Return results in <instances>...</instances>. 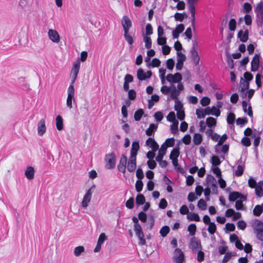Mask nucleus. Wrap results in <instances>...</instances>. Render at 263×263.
<instances>
[{
	"label": "nucleus",
	"mask_w": 263,
	"mask_h": 263,
	"mask_svg": "<svg viewBox=\"0 0 263 263\" xmlns=\"http://www.w3.org/2000/svg\"><path fill=\"white\" fill-rule=\"evenodd\" d=\"M105 167L107 170H111L115 167L116 164V157L114 152L107 154L105 156Z\"/></svg>",
	"instance_id": "obj_1"
},
{
	"label": "nucleus",
	"mask_w": 263,
	"mask_h": 263,
	"mask_svg": "<svg viewBox=\"0 0 263 263\" xmlns=\"http://www.w3.org/2000/svg\"><path fill=\"white\" fill-rule=\"evenodd\" d=\"M256 13V22L258 27H262L263 23V2H260L255 9Z\"/></svg>",
	"instance_id": "obj_2"
},
{
	"label": "nucleus",
	"mask_w": 263,
	"mask_h": 263,
	"mask_svg": "<svg viewBox=\"0 0 263 263\" xmlns=\"http://www.w3.org/2000/svg\"><path fill=\"white\" fill-rule=\"evenodd\" d=\"M199 49V46L197 42H193L192 47L190 51L192 59L195 65H198L200 61V57L198 55L197 50Z\"/></svg>",
	"instance_id": "obj_3"
},
{
	"label": "nucleus",
	"mask_w": 263,
	"mask_h": 263,
	"mask_svg": "<svg viewBox=\"0 0 263 263\" xmlns=\"http://www.w3.org/2000/svg\"><path fill=\"white\" fill-rule=\"evenodd\" d=\"M96 188V185L93 184L92 185L86 192L85 194L84 195L82 201V206L84 208H86L89 203L90 201L91 198V195L93 192V190Z\"/></svg>",
	"instance_id": "obj_4"
},
{
	"label": "nucleus",
	"mask_w": 263,
	"mask_h": 263,
	"mask_svg": "<svg viewBox=\"0 0 263 263\" xmlns=\"http://www.w3.org/2000/svg\"><path fill=\"white\" fill-rule=\"evenodd\" d=\"M134 231L135 232L136 235L139 239V245H144L146 243V240L144 238V234L142 231V229L141 225L136 226L134 227Z\"/></svg>",
	"instance_id": "obj_5"
},
{
	"label": "nucleus",
	"mask_w": 263,
	"mask_h": 263,
	"mask_svg": "<svg viewBox=\"0 0 263 263\" xmlns=\"http://www.w3.org/2000/svg\"><path fill=\"white\" fill-rule=\"evenodd\" d=\"M80 67V62L79 61H77L76 63H74L71 71V83L73 84L77 78L78 74L79 71Z\"/></svg>",
	"instance_id": "obj_6"
},
{
	"label": "nucleus",
	"mask_w": 263,
	"mask_h": 263,
	"mask_svg": "<svg viewBox=\"0 0 263 263\" xmlns=\"http://www.w3.org/2000/svg\"><path fill=\"white\" fill-rule=\"evenodd\" d=\"M173 259L176 263H183L184 260V254L179 248H176L174 251Z\"/></svg>",
	"instance_id": "obj_7"
},
{
	"label": "nucleus",
	"mask_w": 263,
	"mask_h": 263,
	"mask_svg": "<svg viewBox=\"0 0 263 263\" xmlns=\"http://www.w3.org/2000/svg\"><path fill=\"white\" fill-rule=\"evenodd\" d=\"M152 76V72L148 70L146 72H144L142 68H139L137 72V78L140 81H144L151 78Z\"/></svg>",
	"instance_id": "obj_8"
},
{
	"label": "nucleus",
	"mask_w": 263,
	"mask_h": 263,
	"mask_svg": "<svg viewBox=\"0 0 263 263\" xmlns=\"http://www.w3.org/2000/svg\"><path fill=\"white\" fill-rule=\"evenodd\" d=\"M166 80L170 83H179L182 79V75L180 73L177 72L174 74L171 73L168 74L166 77Z\"/></svg>",
	"instance_id": "obj_9"
},
{
	"label": "nucleus",
	"mask_w": 263,
	"mask_h": 263,
	"mask_svg": "<svg viewBox=\"0 0 263 263\" xmlns=\"http://www.w3.org/2000/svg\"><path fill=\"white\" fill-rule=\"evenodd\" d=\"M260 56L259 54L256 53L251 63V70L252 72H255L258 70L259 67Z\"/></svg>",
	"instance_id": "obj_10"
},
{
	"label": "nucleus",
	"mask_w": 263,
	"mask_h": 263,
	"mask_svg": "<svg viewBox=\"0 0 263 263\" xmlns=\"http://www.w3.org/2000/svg\"><path fill=\"white\" fill-rule=\"evenodd\" d=\"M177 63L176 64V68L177 70L182 69L183 66V62L186 60V56L180 52H177Z\"/></svg>",
	"instance_id": "obj_11"
},
{
	"label": "nucleus",
	"mask_w": 263,
	"mask_h": 263,
	"mask_svg": "<svg viewBox=\"0 0 263 263\" xmlns=\"http://www.w3.org/2000/svg\"><path fill=\"white\" fill-rule=\"evenodd\" d=\"M121 23L124 32L129 31L130 28L132 26V23L131 20L127 15L123 16Z\"/></svg>",
	"instance_id": "obj_12"
},
{
	"label": "nucleus",
	"mask_w": 263,
	"mask_h": 263,
	"mask_svg": "<svg viewBox=\"0 0 263 263\" xmlns=\"http://www.w3.org/2000/svg\"><path fill=\"white\" fill-rule=\"evenodd\" d=\"M107 239V237L104 233H102L98 239L97 244L93 251L95 252H98L101 249V245L103 242Z\"/></svg>",
	"instance_id": "obj_13"
},
{
	"label": "nucleus",
	"mask_w": 263,
	"mask_h": 263,
	"mask_svg": "<svg viewBox=\"0 0 263 263\" xmlns=\"http://www.w3.org/2000/svg\"><path fill=\"white\" fill-rule=\"evenodd\" d=\"M127 164V157L123 154L120 158L119 163L118 165V170L119 171L124 173L126 171Z\"/></svg>",
	"instance_id": "obj_14"
},
{
	"label": "nucleus",
	"mask_w": 263,
	"mask_h": 263,
	"mask_svg": "<svg viewBox=\"0 0 263 263\" xmlns=\"http://www.w3.org/2000/svg\"><path fill=\"white\" fill-rule=\"evenodd\" d=\"M46 130L45 120V119H42L37 124V134L40 136H42L45 133Z\"/></svg>",
	"instance_id": "obj_15"
},
{
	"label": "nucleus",
	"mask_w": 263,
	"mask_h": 263,
	"mask_svg": "<svg viewBox=\"0 0 263 263\" xmlns=\"http://www.w3.org/2000/svg\"><path fill=\"white\" fill-rule=\"evenodd\" d=\"M48 35L50 40L54 43H58L60 41V37L55 30L49 29L48 32Z\"/></svg>",
	"instance_id": "obj_16"
},
{
	"label": "nucleus",
	"mask_w": 263,
	"mask_h": 263,
	"mask_svg": "<svg viewBox=\"0 0 263 263\" xmlns=\"http://www.w3.org/2000/svg\"><path fill=\"white\" fill-rule=\"evenodd\" d=\"M190 245L192 249L194 251L197 249H201V245L200 240L197 237H193L191 238L190 241Z\"/></svg>",
	"instance_id": "obj_17"
},
{
	"label": "nucleus",
	"mask_w": 263,
	"mask_h": 263,
	"mask_svg": "<svg viewBox=\"0 0 263 263\" xmlns=\"http://www.w3.org/2000/svg\"><path fill=\"white\" fill-rule=\"evenodd\" d=\"M146 144L149 146L152 149V151L156 152L159 148V145L154 138H148L146 141Z\"/></svg>",
	"instance_id": "obj_18"
},
{
	"label": "nucleus",
	"mask_w": 263,
	"mask_h": 263,
	"mask_svg": "<svg viewBox=\"0 0 263 263\" xmlns=\"http://www.w3.org/2000/svg\"><path fill=\"white\" fill-rule=\"evenodd\" d=\"M237 37L241 42H246L249 39V30L248 29L245 30V31L242 30H239L237 34Z\"/></svg>",
	"instance_id": "obj_19"
},
{
	"label": "nucleus",
	"mask_w": 263,
	"mask_h": 263,
	"mask_svg": "<svg viewBox=\"0 0 263 263\" xmlns=\"http://www.w3.org/2000/svg\"><path fill=\"white\" fill-rule=\"evenodd\" d=\"M35 171L33 167L28 166L25 172V175L29 180H32L34 177Z\"/></svg>",
	"instance_id": "obj_20"
},
{
	"label": "nucleus",
	"mask_w": 263,
	"mask_h": 263,
	"mask_svg": "<svg viewBox=\"0 0 263 263\" xmlns=\"http://www.w3.org/2000/svg\"><path fill=\"white\" fill-rule=\"evenodd\" d=\"M170 88H171L170 91L171 98L173 100H175V101L178 100V96L179 95V91L176 89V87L174 84H171Z\"/></svg>",
	"instance_id": "obj_21"
},
{
	"label": "nucleus",
	"mask_w": 263,
	"mask_h": 263,
	"mask_svg": "<svg viewBox=\"0 0 263 263\" xmlns=\"http://www.w3.org/2000/svg\"><path fill=\"white\" fill-rule=\"evenodd\" d=\"M158 124L152 123L149 125V127L146 130L145 133L146 135L151 136L153 135L154 132L157 129Z\"/></svg>",
	"instance_id": "obj_22"
},
{
	"label": "nucleus",
	"mask_w": 263,
	"mask_h": 263,
	"mask_svg": "<svg viewBox=\"0 0 263 263\" xmlns=\"http://www.w3.org/2000/svg\"><path fill=\"white\" fill-rule=\"evenodd\" d=\"M179 146H176L174 148L171 152L170 155V159H177L180 155Z\"/></svg>",
	"instance_id": "obj_23"
},
{
	"label": "nucleus",
	"mask_w": 263,
	"mask_h": 263,
	"mask_svg": "<svg viewBox=\"0 0 263 263\" xmlns=\"http://www.w3.org/2000/svg\"><path fill=\"white\" fill-rule=\"evenodd\" d=\"M166 149L164 146V143H163L158 151V155L156 156V159L160 160L161 158H163L164 156L166 154Z\"/></svg>",
	"instance_id": "obj_24"
},
{
	"label": "nucleus",
	"mask_w": 263,
	"mask_h": 263,
	"mask_svg": "<svg viewBox=\"0 0 263 263\" xmlns=\"http://www.w3.org/2000/svg\"><path fill=\"white\" fill-rule=\"evenodd\" d=\"M241 193L238 192L234 191L230 193L229 196V200L230 201H235L240 197Z\"/></svg>",
	"instance_id": "obj_25"
},
{
	"label": "nucleus",
	"mask_w": 263,
	"mask_h": 263,
	"mask_svg": "<svg viewBox=\"0 0 263 263\" xmlns=\"http://www.w3.org/2000/svg\"><path fill=\"white\" fill-rule=\"evenodd\" d=\"M187 218L190 221H199L200 217L198 214L195 213H190L187 215Z\"/></svg>",
	"instance_id": "obj_26"
},
{
	"label": "nucleus",
	"mask_w": 263,
	"mask_h": 263,
	"mask_svg": "<svg viewBox=\"0 0 263 263\" xmlns=\"http://www.w3.org/2000/svg\"><path fill=\"white\" fill-rule=\"evenodd\" d=\"M56 126L59 130H61L63 128V119L60 115L56 117Z\"/></svg>",
	"instance_id": "obj_27"
},
{
	"label": "nucleus",
	"mask_w": 263,
	"mask_h": 263,
	"mask_svg": "<svg viewBox=\"0 0 263 263\" xmlns=\"http://www.w3.org/2000/svg\"><path fill=\"white\" fill-rule=\"evenodd\" d=\"M193 142L195 145L200 144L202 141V137L201 134L195 133L193 136Z\"/></svg>",
	"instance_id": "obj_28"
},
{
	"label": "nucleus",
	"mask_w": 263,
	"mask_h": 263,
	"mask_svg": "<svg viewBox=\"0 0 263 263\" xmlns=\"http://www.w3.org/2000/svg\"><path fill=\"white\" fill-rule=\"evenodd\" d=\"M145 202L144 196L142 194H139L136 198V203L138 205H142Z\"/></svg>",
	"instance_id": "obj_29"
},
{
	"label": "nucleus",
	"mask_w": 263,
	"mask_h": 263,
	"mask_svg": "<svg viewBox=\"0 0 263 263\" xmlns=\"http://www.w3.org/2000/svg\"><path fill=\"white\" fill-rule=\"evenodd\" d=\"M84 247L82 246H79L74 248L73 254L76 256L78 257L80 255H81L82 253H84Z\"/></svg>",
	"instance_id": "obj_30"
},
{
	"label": "nucleus",
	"mask_w": 263,
	"mask_h": 263,
	"mask_svg": "<svg viewBox=\"0 0 263 263\" xmlns=\"http://www.w3.org/2000/svg\"><path fill=\"white\" fill-rule=\"evenodd\" d=\"M143 114L144 111L142 109H139L137 110H136L134 114L135 120L136 121H140Z\"/></svg>",
	"instance_id": "obj_31"
},
{
	"label": "nucleus",
	"mask_w": 263,
	"mask_h": 263,
	"mask_svg": "<svg viewBox=\"0 0 263 263\" xmlns=\"http://www.w3.org/2000/svg\"><path fill=\"white\" fill-rule=\"evenodd\" d=\"M240 86L241 89L240 91L241 92H243L245 90H247L249 88V83L248 82L245 81L242 78L240 79Z\"/></svg>",
	"instance_id": "obj_32"
},
{
	"label": "nucleus",
	"mask_w": 263,
	"mask_h": 263,
	"mask_svg": "<svg viewBox=\"0 0 263 263\" xmlns=\"http://www.w3.org/2000/svg\"><path fill=\"white\" fill-rule=\"evenodd\" d=\"M143 41L145 43V47L147 49H150L152 47V40L150 36L143 35Z\"/></svg>",
	"instance_id": "obj_33"
},
{
	"label": "nucleus",
	"mask_w": 263,
	"mask_h": 263,
	"mask_svg": "<svg viewBox=\"0 0 263 263\" xmlns=\"http://www.w3.org/2000/svg\"><path fill=\"white\" fill-rule=\"evenodd\" d=\"M206 124L208 127L211 128L216 124V120L213 117H208L206 119Z\"/></svg>",
	"instance_id": "obj_34"
},
{
	"label": "nucleus",
	"mask_w": 263,
	"mask_h": 263,
	"mask_svg": "<svg viewBox=\"0 0 263 263\" xmlns=\"http://www.w3.org/2000/svg\"><path fill=\"white\" fill-rule=\"evenodd\" d=\"M252 227H254L255 231L263 229V222L258 219H256L252 224Z\"/></svg>",
	"instance_id": "obj_35"
},
{
	"label": "nucleus",
	"mask_w": 263,
	"mask_h": 263,
	"mask_svg": "<svg viewBox=\"0 0 263 263\" xmlns=\"http://www.w3.org/2000/svg\"><path fill=\"white\" fill-rule=\"evenodd\" d=\"M170 231V227L167 226H164L161 228L160 230V234L163 237L167 236Z\"/></svg>",
	"instance_id": "obj_36"
},
{
	"label": "nucleus",
	"mask_w": 263,
	"mask_h": 263,
	"mask_svg": "<svg viewBox=\"0 0 263 263\" xmlns=\"http://www.w3.org/2000/svg\"><path fill=\"white\" fill-rule=\"evenodd\" d=\"M139 148H140V146H139V142H138V141L133 142L132 143V145L130 153H135V154H136V155H137V153H138V150L139 149Z\"/></svg>",
	"instance_id": "obj_37"
},
{
	"label": "nucleus",
	"mask_w": 263,
	"mask_h": 263,
	"mask_svg": "<svg viewBox=\"0 0 263 263\" xmlns=\"http://www.w3.org/2000/svg\"><path fill=\"white\" fill-rule=\"evenodd\" d=\"M196 226L194 223L190 224L187 227V231L191 236H193L195 234L196 231Z\"/></svg>",
	"instance_id": "obj_38"
},
{
	"label": "nucleus",
	"mask_w": 263,
	"mask_h": 263,
	"mask_svg": "<svg viewBox=\"0 0 263 263\" xmlns=\"http://www.w3.org/2000/svg\"><path fill=\"white\" fill-rule=\"evenodd\" d=\"M124 37L126 41L129 45H132L134 43L133 37L129 34V31L124 32Z\"/></svg>",
	"instance_id": "obj_39"
},
{
	"label": "nucleus",
	"mask_w": 263,
	"mask_h": 263,
	"mask_svg": "<svg viewBox=\"0 0 263 263\" xmlns=\"http://www.w3.org/2000/svg\"><path fill=\"white\" fill-rule=\"evenodd\" d=\"M217 228L215 223L213 222L210 223L209 227L208 228V231L210 234L213 235L216 231Z\"/></svg>",
	"instance_id": "obj_40"
},
{
	"label": "nucleus",
	"mask_w": 263,
	"mask_h": 263,
	"mask_svg": "<svg viewBox=\"0 0 263 263\" xmlns=\"http://www.w3.org/2000/svg\"><path fill=\"white\" fill-rule=\"evenodd\" d=\"M136 168V162L128 161L127 164V171L129 172H134Z\"/></svg>",
	"instance_id": "obj_41"
},
{
	"label": "nucleus",
	"mask_w": 263,
	"mask_h": 263,
	"mask_svg": "<svg viewBox=\"0 0 263 263\" xmlns=\"http://www.w3.org/2000/svg\"><path fill=\"white\" fill-rule=\"evenodd\" d=\"M164 146L167 148L168 147H172L175 144V139L174 138H168L165 140Z\"/></svg>",
	"instance_id": "obj_42"
},
{
	"label": "nucleus",
	"mask_w": 263,
	"mask_h": 263,
	"mask_svg": "<svg viewBox=\"0 0 263 263\" xmlns=\"http://www.w3.org/2000/svg\"><path fill=\"white\" fill-rule=\"evenodd\" d=\"M235 119V114L233 112H230L227 118V121L228 124H233L234 123Z\"/></svg>",
	"instance_id": "obj_43"
},
{
	"label": "nucleus",
	"mask_w": 263,
	"mask_h": 263,
	"mask_svg": "<svg viewBox=\"0 0 263 263\" xmlns=\"http://www.w3.org/2000/svg\"><path fill=\"white\" fill-rule=\"evenodd\" d=\"M212 164L213 166H218L219 165L221 162L219 157L217 156H213L211 158Z\"/></svg>",
	"instance_id": "obj_44"
},
{
	"label": "nucleus",
	"mask_w": 263,
	"mask_h": 263,
	"mask_svg": "<svg viewBox=\"0 0 263 263\" xmlns=\"http://www.w3.org/2000/svg\"><path fill=\"white\" fill-rule=\"evenodd\" d=\"M175 104L174 108H175V110L177 112H178L179 111L183 110V104L179 100H175Z\"/></svg>",
	"instance_id": "obj_45"
},
{
	"label": "nucleus",
	"mask_w": 263,
	"mask_h": 263,
	"mask_svg": "<svg viewBox=\"0 0 263 263\" xmlns=\"http://www.w3.org/2000/svg\"><path fill=\"white\" fill-rule=\"evenodd\" d=\"M262 208L260 205H257L253 209V214L256 216H259L262 213Z\"/></svg>",
	"instance_id": "obj_46"
},
{
	"label": "nucleus",
	"mask_w": 263,
	"mask_h": 263,
	"mask_svg": "<svg viewBox=\"0 0 263 263\" xmlns=\"http://www.w3.org/2000/svg\"><path fill=\"white\" fill-rule=\"evenodd\" d=\"M178 121H175V122H172V125L171 126V130L172 133L173 134H175L177 133L178 130Z\"/></svg>",
	"instance_id": "obj_47"
},
{
	"label": "nucleus",
	"mask_w": 263,
	"mask_h": 263,
	"mask_svg": "<svg viewBox=\"0 0 263 263\" xmlns=\"http://www.w3.org/2000/svg\"><path fill=\"white\" fill-rule=\"evenodd\" d=\"M197 206L202 210H205L206 209L207 204L204 199H200L198 202Z\"/></svg>",
	"instance_id": "obj_48"
},
{
	"label": "nucleus",
	"mask_w": 263,
	"mask_h": 263,
	"mask_svg": "<svg viewBox=\"0 0 263 263\" xmlns=\"http://www.w3.org/2000/svg\"><path fill=\"white\" fill-rule=\"evenodd\" d=\"M143 186V183L141 180L138 179L137 180L135 184L136 190L137 192H140Z\"/></svg>",
	"instance_id": "obj_49"
},
{
	"label": "nucleus",
	"mask_w": 263,
	"mask_h": 263,
	"mask_svg": "<svg viewBox=\"0 0 263 263\" xmlns=\"http://www.w3.org/2000/svg\"><path fill=\"white\" fill-rule=\"evenodd\" d=\"M236 20L234 18H231L229 23V29L232 31H234L236 29Z\"/></svg>",
	"instance_id": "obj_50"
},
{
	"label": "nucleus",
	"mask_w": 263,
	"mask_h": 263,
	"mask_svg": "<svg viewBox=\"0 0 263 263\" xmlns=\"http://www.w3.org/2000/svg\"><path fill=\"white\" fill-rule=\"evenodd\" d=\"M125 205L129 209H132L134 206V198L132 197L126 202Z\"/></svg>",
	"instance_id": "obj_51"
},
{
	"label": "nucleus",
	"mask_w": 263,
	"mask_h": 263,
	"mask_svg": "<svg viewBox=\"0 0 263 263\" xmlns=\"http://www.w3.org/2000/svg\"><path fill=\"white\" fill-rule=\"evenodd\" d=\"M227 62L231 69H233L234 68V61L232 59L231 56L228 53H227Z\"/></svg>",
	"instance_id": "obj_52"
},
{
	"label": "nucleus",
	"mask_w": 263,
	"mask_h": 263,
	"mask_svg": "<svg viewBox=\"0 0 263 263\" xmlns=\"http://www.w3.org/2000/svg\"><path fill=\"white\" fill-rule=\"evenodd\" d=\"M255 188V194L259 197L263 196V189L260 186H256Z\"/></svg>",
	"instance_id": "obj_53"
},
{
	"label": "nucleus",
	"mask_w": 263,
	"mask_h": 263,
	"mask_svg": "<svg viewBox=\"0 0 263 263\" xmlns=\"http://www.w3.org/2000/svg\"><path fill=\"white\" fill-rule=\"evenodd\" d=\"M210 103V99L208 97H203L200 100V104L203 106H206Z\"/></svg>",
	"instance_id": "obj_54"
},
{
	"label": "nucleus",
	"mask_w": 263,
	"mask_h": 263,
	"mask_svg": "<svg viewBox=\"0 0 263 263\" xmlns=\"http://www.w3.org/2000/svg\"><path fill=\"white\" fill-rule=\"evenodd\" d=\"M154 117L157 121L160 122L163 118V114L161 111H158L155 113Z\"/></svg>",
	"instance_id": "obj_55"
},
{
	"label": "nucleus",
	"mask_w": 263,
	"mask_h": 263,
	"mask_svg": "<svg viewBox=\"0 0 263 263\" xmlns=\"http://www.w3.org/2000/svg\"><path fill=\"white\" fill-rule=\"evenodd\" d=\"M241 142L242 144L245 146H249L251 145V140L249 138L244 137L242 138Z\"/></svg>",
	"instance_id": "obj_56"
},
{
	"label": "nucleus",
	"mask_w": 263,
	"mask_h": 263,
	"mask_svg": "<svg viewBox=\"0 0 263 263\" xmlns=\"http://www.w3.org/2000/svg\"><path fill=\"white\" fill-rule=\"evenodd\" d=\"M237 168L235 172V175L238 177L241 176L243 173L244 170L243 166L241 165H238Z\"/></svg>",
	"instance_id": "obj_57"
},
{
	"label": "nucleus",
	"mask_w": 263,
	"mask_h": 263,
	"mask_svg": "<svg viewBox=\"0 0 263 263\" xmlns=\"http://www.w3.org/2000/svg\"><path fill=\"white\" fill-rule=\"evenodd\" d=\"M196 114L197 118L198 119H202L205 117L203 109H197L196 110Z\"/></svg>",
	"instance_id": "obj_58"
},
{
	"label": "nucleus",
	"mask_w": 263,
	"mask_h": 263,
	"mask_svg": "<svg viewBox=\"0 0 263 263\" xmlns=\"http://www.w3.org/2000/svg\"><path fill=\"white\" fill-rule=\"evenodd\" d=\"M243 77L245 79V81L248 82L252 81L253 78V76L249 72H245L243 74Z\"/></svg>",
	"instance_id": "obj_59"
},
{
	"label": "nucleus",
	"mask_w": 263,
	"mask_h": 263,
	"mask_svg": "<svg viewBox=\"0 0 263 263\" xmlns=\"http://www.w3.org/2000/svg\"><path fill=\"white\" fill-rule=\"evenodd\" d=\"M252 9V6L249 3H245L243 6V11L245 13H249Z\"/></svg>",
	"instance_id": "obj_60"
},
{
	"label": "nucleus",
	"mask_w": 263,
	"mask_h": 263,
	"mask_svg": "<svg viewBox=\"0 0 263 263\" xmlns=\"http://www.w3.org/2000/svg\"><path fill=\"white\" fill-rule=\"evenodd\" d=\"M166 118L167 120L169 122H173L177 121L175 119V114L174 111H171L167 115Z\"/></svg>",
	"instance_id": "obj_61"
},
{
	"label": "nucleus",
	"mask_w": 263,
	"mask_h": 263,
	"mask_svg": "<svg viewBox=\"0 0 263 263\" xmlns=\"http://www.w3.org/2000/svg\"><path fill=\"white\" fill-rule=\"evenodd\" d=\"M128 99L131 100H134L136 97V92L134 89H130L128 90Z\"/></svg>",
	"instance_id": "obj_62"
},
{
	"label": "nucleus",
	"mask_w": 263,
	"mask_h": 263,
	"mask_svg": "<svg viewBox=\"0 0 263 263\" xmlns=\"http://www.w3.org/2000/svg\"><path fill=\"white\" fill-rule=\"evenodd\" d=\"M174 65H175L174 61H173V60L172 59H169L168 60H167L166 61V66H167V68L169 70H173V69L174 67Z\"/></svg>",
	"instance_id": "obj_63"
},
{
	"label": "nucleus",
	"mask_w": 263,
	"mask_h": 263,
	"mask_svg": "<svg viewBox=\"0 0 263 263\" xmlns=\"http://www.w3.org/2000/svg\"><path fill=\"white\" fill-rule=\"evenodd\" d=\"M255 233L257 239L263 241V229L255 231Z\"/></svg>",
	"instance_id": "obj_64"
}]
</instances>
